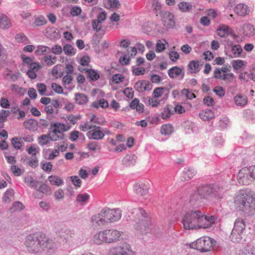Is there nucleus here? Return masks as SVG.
I'll list each match as a JSON object with an SVG mask.
<instances>
[{
	"label": "nucleus",
	"mask_w": 255,
	"mask_h": 255,
	"mask_svg": "<svg viewBox=\"0 0 255 255\" xmlns=\"http://www.w3.org/2000/svg\"><path fill=\"white\" fill-rule=\"evenodd\" d=\"M214 223L213 216H207L199 210L187 212L183 219V227L186 230L207 229L212 226Z\"/></svg>",
	"instance_id": "f257e3e1"
},
{
	"label": "nucleus",
	"mask_w": 255,
	"mask_h": 255,
	"mask_svg": "<svg viewBox=\"0 0 255 255\" xmlns=\"http://www.w3.org/2000/svg\"><path fill=\"white\" fill-rule=\"evenodd\" d=\"M234 202L245 214L251 215L255 210V193L248 189L240 190L235 197Z\"/></svg>",
	"instance_id": "f03ea898"
},
{
	"label": "nucleus",
	"mask_w": 255,
	"mask_h": 255,
	"mask_svg": "<svg viewBox=\"0 0 255 255\" xmlns=\"http://www.w3.org/2000/svg\"><path fill=\"white\" fill-rule=\"evenodd\" d=\"M121 217L122 213L119 209L104 208L100 213L92 217L91 222L93 225L101 226L117 222Z\"/></svg>",
	"instance_id": "7ed1b4c3"
},
{
	"label": "nucleus",
	"mask_w": 255,
	"mask_h": 255,
	"mask_svg": "<svg viewBox=\"0 0 255 255\" xmlns=\"http://www.w3.org/2000/svg\"><path fill=\"white\" fill-rule=\"evenodd\" d=\"M142 215L141 219L139 222H136L134 225V228L139 233L146 234L150 232L151 227L153 226L152 221L149 217L144 216L146 214L144 210H140L138 211Z\"/></svg>",
	"instance_id": "20e7f679"
},
{
	"label": "nucleus",
	"mask_w": 255,
	"mask_h": 255,
	"mask_svg": "<svg viewBox=\"0 0 255 255\" xmlns=\"http://www.w3.org/2000/svg\"><path fill=\"white\" fill-rule=\"evenodd\" d=\"M230 71L231 66L229 65L216 68L214 71V77L228 83L235 82L236 77Z\"/></svg>",
	"instance_id": "39448f33"
},
{
	"label": "nucleus",
	"mask_w": 255,
	"mask_h": 255,
	"mask_svg": "<svg viewBox=\"0 0 255 255\" xmlns=\"http://www.w3.org/2000/svg\"><path fill=\"white\" fill-rule=\"evenodd\" d=\"M80 129L84 132L92 129L88 133V136L90 139L99 140L102 139L105 135L104 132L101 130L100 127L93 125L90 122H86L83 125L80 126Z\"/></svg>",
	"instance_id": "423d86ee"
},
{
	"label": "nucleus",
	"mask_w": 255,
	"mask_h": 255,
	"mask_svg": "<svg viewBox=\"0 0 255 255\" xmlns=\"http://www.w3.org/2000/svg\"><path fill=\"white\" fill-rule=\"evenodd\" d=\"M216 244V240H195L189 246L201 252H208L213 250Z\"/></svg>",
	"instance_id": "0eeeda50"
},
{
	"label": "nucleus",
	"mask_w": 255,
	"mask_h": 255,
	"mask_svg": "<svg viewBox=\"0 0 255 255\" xmlns=\"http://www.w3.org/2000/svg\"><path fill=\"white\" fill-rule=\"evenodd\" d=\"M25 245L29 251L35 253L39 251L40 249L51 248V244L49 240H26Z\"/></svg>",
	"instance_id": "6e6552de"
},
{
	"label": "nucleus",
	"mask_w": 255,
	"mask_h": 255,
	"mask_svg": "<svg viewBox=\"0 0 255 255\" xmlns=\"http://www.w3.org/2000/svg\"><path fill=\"white\" fill-rule=\"evenodd\" d=\"M254 176L251 166L245 167L239 171L238 174V180L240 183L243 185H249L254 180Z\"/></svg>",
	"instance_id": "1a4fd4ad"
},
{
	"label": "nucleus",
	"mask_w": 255,
	"mask_h": 255,
	"mask_svg": "<svg viewBox=\"0 0 255 255\" xmlns=\"http://www.w3.org/2000/svg\"><path fill=\"white\" fill-rule=\"evenodd\" d=\"M219 189L220 188L216 186L214 187L209 185L201 186L194 193L193 195L194 196L198 195L200 198H205L210 195H217Z\"/></svg>",
	"instance_id": "9d476101"
},
{
	"label": "nucleus",
	"mask_w": 255,
	"mask_h": 255,
	"mask_svg": "<svg viewBox=\"0 0 255 255\" xmlns=\"http://www.w3.org/2000/svg\"><path fill=\"white\" fill-rule=\"evenodd\" d=\"M246 223L242 218H238L236 219L234 228L231 233L232 238L236 239H242V234L246 229Z\"/></svg>",
	"instance_id": "9b49d317"
},
{
	"label": "nucleus",
	"mask_w": 255,
	"mask_h": 255,
	"mask_svg": "<svg viewBox=\"0 0 255 255\" xmlns=\"http://www.w3.org/2000/svg\"><path fill=\"white\" fill-rule=\"evenodd\" d=\"M124 233L117 230H106L95 236V239H117L123 237Z\"/></svg>",
	"instance_id": "f8f14e48"
},
{
	"label": "nucleus",
	"mask_w": 255,
	"mask_h": 255,
	"mask_svg": "<svg viewBox=\"0 0 255 255\" xmlns=\"http://www.w3.org/2000/svg\"><path fill=\"white\" fill-rule=\"evenodd\" d=\"M108 255H135V252L131 250L129 244H124L111 249Z\"/></svg>",
	"instance_id": "ddd939ff"
},
{
	"label": "nucleus",
	"mask_w": 255,
	"mask_h": 255,
	"mask_svg": "<svg viewBox=\"0 0 255 255\" xmlns=\"http://www.w3.org/2000/svg\"><path fill=\"white\" fill-rule=\"evenodd\" d=\"M69 128H70L69 126H67L64 124L60 123H54L51 126L52 132L53 133L51 136V140L54 141L57 140L59 138L57 133H62L63 132L68 130Z\"/></svg>",
	"instance_id": "4468645a"
},
{
	"label": "nucleus",
	"mask_w": 255,
	"mask_h": 255,
	"mask_svg": "<svg viewBox=\"0 0 255 255\" xmlns=\"http://www.w3.org/2000/svg\"><path fill=\"white\" fill-rule=\"evenodd\" d=\"M150 184L147 181L139 182L134 186V191L138 196H144L148 194Z\"/></svg>",
	"instance_id": "2eb2a0df"
},
{
	"label": "nucleus",
	"mask_w": 255,
	"mask_h": 255,
	"mask_svg": "<svg viewBox=\"0 0 255 255\" xmlns=\"http://www.w3.org/2000/svg\"><path fill=\"white\" fill-rule=\"evenodd\" d=\"M162 21L164 25L169 28L173 27L175 24L174 15L169 11L162 13Z\"/></svg>",
	"instance_id": "dca6fc26"
},
{
	"label": "nucleus",
	"mask_w": 255,
	"mask_h": 255,
	"mask_svg": "<svg viewBox=\"0 0 255 255\" xmlns=\"http://www.w3.org/2000/svg\"><path fill=\"white\" fill-rule=\"evenodd\" d=\"M234 12L239 16L245 17L250 13V9L247 4L241 3L237 4L234 8Z\"/></svg>",
	"instance_id": "f3484780"
},
{
	"label": "nucleus",
	"mask_w": 255,
	"mask_h": 255,
	"mask_svg": "<svg viewBox=\"0 0 255 255\" xmlns=\"http://www.w3.org/2000/svg\"><path fill=\"white\" fill-rule=\"evenodd\" d=\"M135 89L139 92H142L145 91H149L151 89V85L147 81L141 80L138 81L134 84Z\"/></svg>",
	"instance_id": "a211bd4d"
},
{
	"label": "nucleus",
	"mask_w": 255,
	"mask_h": 255,
	"mask_svg": "<svg viewBox=\"0 0 255 255\" xmlns=\"http://www.w3.org/2000/svg\"><path fill=\"white\" fill-rule=\"evenodd\" d=\"M217 34L222 37H226L233 32L232 29L228 25H221L217 30Z\"/></svg>",
	"instance_id": "6ab92c4d"
},
{
	"label": "nucleus",
	"mask_w": 255,
	"mask_h": 255,
	"mask_svg": "<svg viewBox=\"0 0 255 255\" xmlns=\"http://www.w3.org/2000/svg\"><path fill=\"white\" fill-rule=\"evenodd\" d=\"M78 69L82 72H86L88 77L93 81H96L100 78V74L93 69H87L80 66L79 67Z\"/></svg>",
	"instance_id": "aec40b11"
},
{
	"label": "nucleus",
	"mask_w": 255,
	"mask_h": 255,
	"mask_svg": "<svg viewBox=\"0 0 255 255\" xmlns=\"http://www.w3.org/2000/svg\"><path fill=\"white\" fill-rule=\"evenodd\" d=\"M243 33L244 35L251 37L255 34V28L250 23H245L242 26Z\"/></svg>",
	"instance_id": "412c9836"
},
{
	"label": "nucleus",
	"mask_w": 255,
	"mask_h": 255,
	"mask_svg": "<svg viewBox=\"0 0 255 255\" xmlns=\"http://www.w3.org/2000/svg\"><path fill=\"white\" fill-rule=\"evenodd\" d=\"M168 74L169 77L172 79L177 77L180 75H182V78H183L184 73L180 68L177 66H174L168 70Z\"/></svg>",
	"instance_id": "4be33fe9"
},
{
	"label": "nucleus",
	"mask_w": 255,
	"mask_h": 255,
	"mask_svg": "<svg viewBox=\"0 0 255 255\" xmlns=\"http://www.w3.org/2000/svg\"><path fill=\"white\" fill-rule=\"evenodd\" d=\"M234 101L237 106L244 107L248 104V99L245 95L237 94L234 97Z\"/></svg>",
	"instance_id": "5701e85b"
},
{
	"label": "nucleus",
	"mask_w": 255,
	"mask_h": 255,
	"mask_svg": "<svg viewBox=\"0 0 255 255\" xmlns=\"http://www.w3.org/2000/svg\"><path fill=\"white\" fill-rule=\"evenodd\" d=\"M40 69V65L37 63H33L29 66V69L27 71V75L31 79L36 78V72Z\"/></svg>",
	"instance_id": "b1692460"
},
{
	"label": "nucleus",
	"mask_w": 255,
	"mask_h": 255,
	"mask_svg": "<svg viewBox=\"0 0 255 255\" xmlns=\"http://www.w3.org/2000/svg\"><path fill=\"white\" fill-rule=\"evenodd\" d=\"M187 67L191 73H197L200 70L199 61L198 60H192L189 62Z\"/></svg>",
	"instance_id": "393cba45"
},
{
	"label": "nucleus",
	"mask_w": 255,
	"mask_h": 255,
	"mask_svg": "<svg viewBox=\"0 0 255 255\" xmlns=\"http://www.w3.org/2000/svg\"><path fill=\"white\" fill-rule=\"evenodd\" d=\"M11 26V22L8 17L3 14H0V27L6 29Z\"/></svg>",
	"instance_id": "a878e982"
},
{
	"label": "nucleus",
	"mask_w": 255,
	"mask_h": 255,
	"mask_svg": "<svg viewBox=\"0 0 255 255\" xmlns=\"http://www.w3.org/2000/svg\"><path fill=\"white\" fill-rule=\"evenodd\" d=\"M232 65L235 71L242 70L247 65V62L242 60H235L232 61Z\"/></svg>",
	"instance_id": "bb28decb"
},
{
	"label": "nucleus",
	"mask_w": 255,
	"mask_h": 255,
	"mask_svg": "<svg viewBox=\"0 0 255 255\" xmlns=\"http://www.w3.org/2000/svg\"><path fill=\"white\" fill-rule=\"evenodd\" d=\"M199 117L203 120L208 121L214 117V113L210 110H203L200 113Z\"/></svg>",
	"instance_id": "cd10ccee"
},
{
	"label": "nucleus",
	"mask_w": 255,
	"mask_h": 255,
	"mask_svg": "<svg viewBox=\"0 0 255 255\" xmlns=\"http://www.w3.org/2000/svg\"><path fill=\"white\" fill-rule=\"evenodd\" d=\"M48 180L52 185L60 186L63 185V180L57 175H50L48 177Z\"/></svg>",
	"instance_id": "c85d7f7f"
},
{
	"label": "nucleus",
	"mask_w": 255,
	"mask_h": 255,
	"mask_svg": "<svg viewBox=\"0 0 255 255\" xmlns=\"http://www.w3.org/2000/svg\"><path fill=\"white\" fill-rule=\"evenodd\" d=\"M166 45H168V44L164 39L158 40L155 46L156 52L160 53L166 49Z\"/></svg>",
	"instance_id": "c756f323"
},
{
	"label": "nucleus",
	"mask_w": 255,
	"mask_h": 255,
	"mask_svg": "<svg viewBox=\"0 0 255 255\" xmlns=\"http://www.w3.org/2000/svg\"><path fill=\"white\" fill-rule=\"evenodd\" d=\"M89 119L90 123L92 124H96L99 125H104L105 123V120L104 118L97 117L95 115H89Z\"/></svg>",
	"instance_id": "7c9ffc66"
},
{
	"label": "nucleus",
	"mask_w": 255,
	"mask_h": 255,
	"mask_svg": "<svg viewBox=\"0 0 255 255\" xmlns=\"http://www.w3.org/2000/svg\"><path fill=\"white\" fill-rule=\"evenodd\" d=\"M61 67L60 64H57L54 66L51 71V75L56 78L62 77L63 72L62 71Z\"/></svg>",
	"instance_id": "2f4dec72"
},
{
	"label": "nucleus",
	"mask_w": 255,
	"mask_h": 255,
	"mask_svg": "<svg viewBox=\"0 0 255 255\" xmlns=\"http://www.w3.org/2000/svg\"><path fill=\"white\" fill-rule=\"evenodd\" d=\"M75 101L79 105H84L88 101L87 97L81 93H76L75 96Z\"/></svg>",
	"instance_id": "473e14b6"
},
{
	"label": "nucleus",
	"mask_w": 255,
	"mask_h": 255,
	"mask_svg": "<svg viewBox=\"0 0 255 255\" xmlns=\"http://www.w3.org/2000/svg\"><path fill=\"white\" fill-rule=\"evenodd\" d=\"M23 126L26 129L34 130L37 128V123L35 120L30 119L24 122Z\"/></svg>",
	"instance_id": "72a5a7b5"
},
{
	"label": "nucleus",
	"mask_w": 255,
	"mask_h": 255,
	"mask_svg": "<svg viewBox=\"0 0 255 255\" xmlns=\"http://www.w3.org/2000/svg\"><path fill=\"white\" fill-rule=\"evenodd\" d=\"M197 173V171L193 168H189L183 172V178L185 180L192 178Z\"/></svg>",
	"instance_id": "f704fd0d"
},
{
	"label": "nucleus",
	"mask_w": 255,
	"mask_h": 255,
	"mask_svg": "<svg viewBox=\"0 0 255 255\" xmlns=\"http://www.w3.org/2000/svg\"><path fill=\"white\" fill-rule=\"evenodd\" d=\"M92 106L96 108H98L100 107L102 108L106 109L109 107V103L106 100L102 99L99 101L93 102L92 104Z\"/></svg>",
	"instance_id": "c9c22d12"
},
{
	"label": "nucleus",
	"mask_w": 255,
	"mask_h": 255,
	"mask_svg": "<svg viewBox=\"0 0 255 255\" xmlns=\"http://www.w3.org/2000/svg\"><path fill=\"white\" fill-rule=\"evenodd\" d=\"M178 8L180 11L187 12L189 11L192 8V5L186 1H182L180 2L178 4Z\"/></svg>",
	"instance_id": "e433bc0d"
},
{
	"label": "nucleus",
	"mask_w": 255,
	"mask_h": 255,
	"mask_svg": "<svg viewBox=\"0 0 255 255\" xmlns=\"http://www.w3.org/2000/svg\"><path fill=\"white\" fill-rule=\"evenodd\" d=\"M51 51L49 47L44 45H38L35 52L36 55H41L45 53H48Z\"/></svg>",
	"instance_id": "4c0bfd02"
},
{
	"label": "nucleus",
	"mask_w": 255,
	"mask_h": 255,
	"mask_svg": "<svg viewBox=\"0 0 255 255\" xmlns=\"http://www.w3.org/2000/svg\"><path fill=\"white\" fill-rule=\"evenodd\" d=\"M242 51V48L240 45H233L232 46L231 52L234 57H240Z\"/></svg>",
	"instance_id": "58836bf2"
},
{
	"label": "nucleus",
	"mask_w": 255,
	"mask_h": 255,
	"mask_svg": "<svg viewBox=\"0 0 255 255\" xmlns=\"http://www.w3.org/2000/svg\"><path fill=\"white\" fill-rule=\"evenodd\" d=\"M11 144L15 149H20L22 146L21 137H14L11 139Z\"/></svg>",
	"instance_id": "ea45409f"
},
{
	"label": "nucleus",
	"mask_w": 255,
	"mask_h": 255,
	"mask_svg": "<svg viewBox=\"0 0 255 255\" xmlns=\"http://www.w3.org/2000/svg\"><path fill=\"white\" fill-rule=\"evenodd\" d=\"M43 60L48 66H52L55 64L57 61L56 57H52L50 55H47L43 57Z\"/></svg>",
	"instance_id": "a19ab883"
},
{
	"label": "nucleus",
	"mask_w": 255,
	"mask_h": 255,
	"mask_svg": "<svg viewBox=\"0 0 255 255\" xmlns=\"http://www.w3.org/2000/svg\"><path fill=\"white\" fill-rule=\"evenodd\" d=\"M13 190L11 189H7L4 193L2 197L3 201L5 203L9 202L13 197Z\"/></svg>",
	"instance_id": "79ce46f5"
},
{
	"label": "nucleus",
	"mask_w": 255,
	"mask_h": 255,
	"mask_svg": "<svg viewBox=\"0 0 255 255\" xmlns=\"http://www.w3.org/2000/svg\"><path fill=\"white\" fill-rule=\"evenodd\" d=\"M173 130V127L169 124H165L162 126L161 128V133L162 134H169L172 132Z\"/></svg>",
	"instance_id": "37998d69"
},
{
	"label": "nucleus",
	"mask_w": 255,
	"mask_h": 255,
	"mask_svg": "<svg viewBox=\"0 0 255 255\" xmlns=\"http://www.w3.org/2000/svg\"><path fill=\"white\" fill-rule=\"evenodd\" d=\"M51 140V136L49 134H43L39 137L38 139V143L41 145H44L49 143Z\"/></svg>",
	"instance_id": "c03bdc74"
},
{
	"label": "nucleus",
	"mask_w": 255,
	"mask_h": 255,
	"mask_svg": "<svg viewBox=\"0 0 255 255\" xmlns=\"http://www.w3.org/2000/svg\"><path fill=\"white\" fill-rule=\"evenodd\" d=\"M63 51L67 55L72 56L75 54L76 51L73 47L70 44H66L63 47Z\"/></svg>",
	"instance_id": "a18cd8bd"
},
{
	"label": "nucleus",
	"mask_w": 255,
	"mask_h": 255,
	"mask_svg": "<svg viewBox=\"0 0 255 255\" xmlns=\"http://www.w3.org/2000/svg\"><path fill=\"white\" fill-rule=\"evenodd\" d=\"M87 147L89 150L96 151L101 149V147L96 141H92L87 144Z\"/></svg>",
	"instance_id": "49530a36"
},
{
	"label": "nucleus",
	"mask_w": 255,
	"mask_h": 255,
	"mask_svg": "<svg viewBox=\"0 0 255 255\" xmlns=\"http://www.w3.org/2000/svg\"><path fill=\"white\" fill-rule=\"evenodd\" d=\"M165 90H166V88L164 87H157L154 89L152 94L154 98H158L163 95Z\"/></svg>",
	"instance_id": "de8ad7c7"
},
{
	"label": "nucleus",
	"mask_w": 255,
	"mask_h": 255,
	"mask_svg": "<svg viewBox=\"0 0 255 255\" xmlns=\"http://www.w3.org/2000/svg\"><path fill=\"white\" fill-rule=\"evenodd\" d=\"M24 206L23 204L20 202H15L13 204L12 207L10 208L11 212H14L15 211H20L23 209Z\"/></svg>",
	"instance_id": "09e8293b"
},
{
	"label": "nucleus",
	"mask_w": 255,
	"mask_h": 255,
	"mask_svg": "<svg viewBox=\"0 0 255 255\" xmlns=\"http://www.w3.org/2000/svg\"><path fill=\"white\" fill-rule=\"evenodd\" d=\"M90 198V196L87 193L79 194L77 196L76 201L79 203L86 202Z\"/></svg>",
	"instance_id": "8fccbe9b"
},
{
	"label": "nucleus",
	"mask_w": 255,
	"mask_h": 255,
	"mask_svg": "<svg viewBox=\"0 0 255 255\" xmlns=\"http://www.w3.org/2000/svg\"><path fill=\"white\" fill-rule=\"evenodd\" d=\"M173 114V111L169 109L168 107L164 109L163 112L161 113V118L162 119H167L170 117V116Z\"/></svg>",
	"instance_id": "3c124183"
},
{
	"label": "nucleus",
	"mask_w": 255,
	"mask_h": 255,
	"mask_svg": "<svg viewBox=\"0 0 255 255\" xmlns=\"http://www.w3.org/2000/svg\"><path fill=\"white\" fill-rule=\"evenodd\" d=\"M70 180L76 188H79L81 187L82 181L78 176H71Z\"/></svg>",
	"instance_id": "603ef678"
},
{
	"label": "nucleus",
	"mask_w": 255,
	"mask_h": 255,
	"mask_svg": "<svg viewBox=\"0 0 255 255\" xmlns=\"http://www.w3.org/2000/svg\"><path fill=\"white\" fill-rule=\"evenodd\" d=\"M106 4L109 8H118L121 4L118 0H107Z\"/></svg>",
	"instance_id": "864d4df0"
},
{
	"label": "nucleus",
	"mask_w": 255,
	"mask_h": 255,
	"mask_svg": "<svg viewBox=\"0 0 255 255\" xmlns=\"http://www.w3.org/2000/svg\"><path fill=\"white\" fill-rule=\"evenodd\" d=\"M125 77L122 74H116L113 75L112 81L115 84H120L124 81Z\"/></svg>",
	"instance_id": "5fc2aeb1"
},
{
	"label": "nucleus",
	"mask_w": 255,
	"mask_h": 255,
	"mask_svg": "<svg viewBox=\"0 0 255 255\" xmlns=\"http://www.w3.org/2000/svg\"><path fill=\"white\" fill-rule=\"evenodd\" d=\"M130 57L127 54L123 55L119 59V62L122 65H127L129 64Z\"/></svg>",
	"instance_id": "6e6d98bb"
},
{
	"label": "nucleus",
	"mask_w": 255,
	"mask_h": 255,
	"mask_svg": "<svg viewBox=\"0 0 255 255\" xmlns=\"http://www.w3.org/2000/svg\"><path fill=\"white\" fill-rule=\"evenodd\" d=\"M181 94L189 100H192L196 98L195 95L191 92L189 89H184L182 90Z\"/></svg>",
	"instance_id": "4d7b16f0"
},
{
	"label": "nucleus",
	"mask_w": 255,
	"mask_h": 255,
	"mask_svg": "<svg viewBox=\"0 0 255 255\" xmlns=\"http://www.w3.org/2000/svg\"><path fill=\"white\" fill-rule=\"evenodd\" d=\"M81 12L82 9L80 7L74 6L71 8L70 13L73 16H77L79 15Z\"/></svg>",
	"instance_id": "13d9d810"
},
{
	"label": "nucleus",
	"mask_w": 255,
	"mask_h": 255,
	"mask_svg": "<svg viewBox=\"0 0 255 255\" xmlns=\"http://www.w3.org/2000/svg\"><path fill=\"white\" fill-rule=\"evenodd\" d=\"M47 22L46 20L43 16H39L35 18L34 24L37 26H40L45 24Z\"/></svg>",
	"instance_id": "bf43d9fd"
},
{
	"label": "nucleus",
	"mask_w": 255,
	"mask_h": 255,
	"mask_svg": "<svg viewBox=\"0 0 255 255\" xmlns=\"http://www.w3.org/2000/svg\"><path fill=\"white\" fill-rule=\"evenodd\" d=\"M15 40L18 42L26 43L27 38L23 33L17 34L15 36Z\"/></svg>",
	"instance_id": "052dcab7"
},
{
	"label": "nucleus",
	"mask_w": 255,
	"mask_h": 255,
	"mask_svg": "<svg viewBox=\"0 0 255 255\" xmlns=\"http://www.w3.org/2000/svg\"><path fill=\"white\" fill-rule=\"evenodd\" d=\"M10 114L9 111L2 110L0 111V123L4 122L6 120V118Z\"/></svg>",
	"instance_id": "680f3d73"
},
{
	"label": "nucleus",
	"mask_w": 255,
	"mask_h": 255,
	"mask_svg": "<svg viewBox=\"0 0 255 255\" xmlns=\"http://www.w3.org/2000/svg\"><path fill=\"white\" fill-rule=\"evenodd\" d=\"M157 98H154L153 96V98H150L148 100V104L152 107H158L160 105V101Z\"/></svg>",
	"instance_id": "e2e57ef3"
},
{
	"label": "nucleus",
	"mask_w": 255,
	"mask_h": 255,
	"mask_svg": "<svg viewBox=\"0 0 255 255\" xmlns=\"http://www.w3.org/2000/svg\"><path fill=\"white\" fill-rule=\"evenodd\" d=\"M51 88L54 91L58 94H62L63 93L62 87L57 83H52L51 84Z\"/></svg>",
	"instance_id": "0e129e2a"
},
{
	"label": "nucleus",
	"mask_w": 255,
	"mask_h": 255,
	"mask_svg": "<svg viewBox=\"0 0 255 255\" xmlns=\"http://www.w3.org/2000/svg\"><path fill=\"white\" fill-rule=\"evenodd\" d=\"M38 191L43 193H49L50 192V189L47 185L41 183L38 187Z\"/></svg>",
	"instance_id": "69168bd1"
},
{
	"label": "nucleus",
	"mask_w": 255,
	"mask_h": 255,
	"mask_svg": "<svg viewBox=\"0 0 255 255\" xmlns=\"http://www.w3.org/2000/svg\"><path fill=\"white\" fill-rule=\"evenodd\" d=\"M169 59L173 62H176L179 58V54L177 52L172 51L169 53Z\"/></svg>",
	"instance_id": "338daca9"
},
{
	"label": "nucleus",
	"mask_w": 255,
	"mask_h": 255,
	"mask_svg": "<svg viewBox=\"0 0 255 255\" xmlns=\"http://www.w3.org/2000/svg\"><path fill=\"white\" fill-rule=\"evenodd\" d=\"M213 91L220 97L224 96L225 92L224 89L220 86L216 87Z\"/></svg>",
	"instance_id": "774afa93"
}]
</instances>
